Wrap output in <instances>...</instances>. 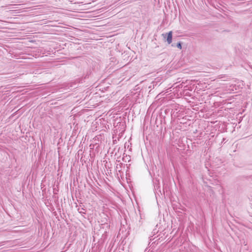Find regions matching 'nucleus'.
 Instances as JSON below:
<instances>
[{
  "instance_id": "nucleus-1",
  "label": "nucleus",
  "mask_w": 252,
  "mask_h": 252,
  "mask_svg": "<svg viewBox=\"0 0 252 252\" xmlns=\"http://www.w3.org/2000/svg\"><path fill=\"white\" fill-rule=\"evenodd\" d=\"M164 38H166V41L168 44H170L172 42V31L169 32L168 33H163L162 34Z\"/></svg>"
},
{
  "instance_id": "nucleus-2",
  "label": "nucleus",
  "mask_w": 252,
  "mask_h": 252,
  "mask_svg": "<svg viewBox=\"0 0 252 252\" xmlns=\"http://www.w3.org/2000/svg\"><path fill=\"white\" fill-rule=\"evenodd\" d=\"M177 47L179 48L180 49H182V43L181 42H179L177 43L176 45Z\"/></svg>"
},
{
  "instance_id": "nucleus-3",
  "label": "nucleus",
  "mask_w": 252,
  "mask_h": 252,
  "mask_svg": "<svg viewBox=\"0 0 252 252\" xmlns=\"http://www.w3.org/2000/svg\"><path fill=\"white\" fill-rule=\"evenodd\" d=\"M83 211H84V209L83 208H81V209H78V211L81 214H85V213Z\"/></svg>"
},
{
  "instance_id": "nucleus-4",
  "label": "nucleus",
  "mask_w": 252,
  "mask_h": 252,
  "mask_svg": "<svg viewBox=\"0 0 252 252\" xmlns=\"http://www.w3.org/2000/svg\"><path fill=\"white\" fill-rule=\"evenodd\" d=\"M129 158H130V157L128 156L127 157V156H126V157L125 158H123V160L125 162H126V160L128 159Z\"/></svg>"
}]
</instances>
